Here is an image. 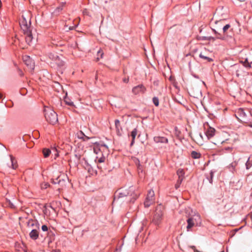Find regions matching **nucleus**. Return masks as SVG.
Instances as JSON below:
<instances>
[{"label":"nucleus","instance_id":"5","mask_svg":"<svg viewBox=\"0 0 252 252\" xmlns=\"http://www.w3.org/2000/svg\"><path fill=\"white\" fill-rule=\"evenodd\" d=\"M238 118L242 122L246 123L248 121V117L249 116H251L250 111L248 109H244L243 108H239L236 114Z\"/></svg>","mask_w":252,"mask_h":252},{"label":"nucleus","instance_id":"12","mask_svg":"<svg viewBox=\"0 0 252 252\" xmlns=\"http://www.w3.org/2000/svg\"><path fill=\"white\" fill-rule=\"evenodd\" d=\"M146 90V88L143 85L141 84L133 87L132 90V92L134 94H137L140 93L144 94Z\"/></svg>","mask_w":252,"mask_h":252},{"label":"nucleus","instance_id":"18","mask_svg":"<svg viewBox=\"0 0 252 252\" xmlns=\"http://www.w3.org/2000/svg\"><path fill=\"white\" fill-rule=\"evenodd\" d=\"M154 141L156 143H167L168 142V140L167 138L161 136L154 137Z\"/></svg>","mask_w":252,"mask_h":252},{"label":"nucleus","instance_id":"50","mask_svg":"<svg viewBox=\"0 0 252 252\" xmlns=\"http://www.w3.org/2000/svg\"><path fill=\"white\" fill-rule=\"evenodd\" d=\"M191 248L194 251H195V250H196V248H195V247L194 246H192L191 247Z\"/></svg>","mask_w":252,"mask_h":252},{"label":"nucleus","instance_id":"9","mask_svg":"<svg viewBox=\"0 0 252 252\" xmlns=\"http://www.w3.org/2000/svg\"><path fill=\"white\" fill-rule=\"evenodd\" d=\"M69 3V2L66 0H62V1L60 2V4L55 9L54 11V13L56 14H59L61 13L62 10L66 7L67 4Z\"/></svg>","mask_w":252,"mask_h":252},{"label":"nucleus","instance_id":"52","mask_svg":"<svg viewBox=\"0 0 252 252\" xmlns=\"http://www.w3.org/2000/svg\"><path fill=\"white\" fill-rule=\"evenodd\" d=\"M51 252H60V251L59 250H53Z\"/></svg>","mask_w":252,"mask_h":252},{"label":"nucleus","instance_id":"53","mask_svg":"<svg viewBox=\"0 0 252 252\" xmlns=\"http://www.w3.org/2000/svg\"><path fill=\"white\" fill-rule=\"evenodd\" d=\"M194 252H200V251H199L198 250H196V249L195 250V251H194Z\"/></svg>","mask_w":252,"mask_h":252},{"label":"nucleus","instance_id":"32","mask_svg":"<svg viewBox=\"0 0 252 252\" xmlns=\"http://www.w3.org/2000/svg\"><path fill=\"white\" fill-rule=\"evenodd\" d=\"M103 55V53L102 51L100 49L99 50L97 53V60L98 61L100 58H102Z\"/></svg>","mask_w":252,"mask_h":252},{"label":"nucleus","instance_id":"14","mask_svg":"<svg viewBox=\"0 0 252 252\" xmlns=\"http://www.w3.org/2000/svg\"><path fill=\"white\" fill-rule=\"evenodd\" d=\"M37 228H33L29 233L30 238L32 240H36L39 237V232Z\"/></svg>","mask_w":252,"mask_h":252},{"label":"nucleus","instance_id":"36","mask_svg":"<svg viewBox=\"0 0 252 252\" xmlns=\"http://www.w3.org/2000/svg\"><path fill=\"white\" fill-rule=\"evenodd\" d=\"M49 187H50V185L48 183H44V184H42L41 185V188L43 189H46L48 188Z\"/></svg>","mask_w":252,"mask_h":252},{"label":"nucleus","instance_id":"37","mask_svg":"<svg viewBox=\"0 0 252 252\" xmlns=\"http://www.w3.org/2000/svg\"><path fill=\"white\" fill-rule=\"evenodd\" d=\"M232 147H224L223 149L226 152H231L232 150Z\"/></svg>","mask_w":252,"mask_h":252},{"label":"nucleus","instance_id":"41","mask_svg":"<svg viewBox=\"0 0 252 252\" xmlns=\"http://www.w3.org/2000/svg\"><path fill=\"white\" fill-rule=\"evenodd\" d=\"M41 229L43 231H48V226L46 225H43L41 226Z\"/></svg>","mask_w":252,"mask_h":252},{"label":"nucleus","instance_id":"45","mask_svg":"<svg viewBox=\"0 0 252 252\" xmlns=\"http://www.w3.org/2000/svg\"><path fill=\"white\" fill-rule=\"evenodd\" d=\"M54 150L55 151V158H56V157H58L59 156V154L57 152L56 149H55Z\"/></svg>","mask_w":252,"mask_h":252},{"label":"nucleus","instance_id":"3","mask_svg":"<svg viewBox=\"0 0 252 252\" xmlns=\"http://www.w3.org/2000/svg\"><path fill=\"white\" fill-rule=\"evenodd\" d=\"M44 115L46 121L51 124L54 125L58 121V115L53 110H45Z\"/></svg>","mask_w":252,"mask_h":252},{"label":"nucleus","instance_id":"48","mask_svg":"<svg viewBox=\"0 0 252 252\" xmlns=\"http://www.w3.org/2000/svg\"><path fill=\"white\" fill-rule=\"evenodd\" d=\"M65 102H66V103L69 106H72L73 105V102H67L66 101H65Z\"/></svg>","mask_w":252,"mask_h":252},{"label":"nucleus","instance_id":"25","mask_svg":"<svg viewBox=\"0 0 252 252\" xmlns=\"http://www.w3.org/2000/svg\"><path fill=\"white\" fill-rule=\"evenodd\" d=\"M190 156L194 159H198L201 157V154L196 151H193L191 152Z\"/></svg>","mask_w":252,"mask_h":252},{"label":"nucleus","instance_id":"33","mask_svg":"<svg viewBox=\"0 0 252 252\" xmlns=\"http://www.w3.org/2000/svg\"><path fill=\"white\" fill-rule=\"evenodd\" d=\"M153 102L156 106L159 105V100L158 97L155 96L153 98Z\"/></svg>","mask_w":252,"mask_h":252},{"label":"nucleus","instance_id":"54","mask_svg":"<svg viewBox=\"0 0 252 252\" xmlns=\"http://www.w3.org/2000/svg\"><path fill=\"white\" fill-rule=\"evenodd\" d=\"M224 142H225V141H222L220 142V143H221V144H223V143H224Z\"/></svg>","mask_w":252,"mask_h":252},{"label":"nucleus","instance_id":"2","mask_svg":"<svg viewBox=\"0 0 252 252\" xmlns=\"http://www.w3.org/2000/svg\"><path fill=\"white\" fill-rule=\"evenodd\" d=\"M163 214L162 206L161 205L158 206L154 213L152 222L156 225H158L161 222Z\"/></svg>","mask_w":252,"mask_h":252},{"label":"nucleus","instance_id":"26","mask_svg":"<svg viewBox=\"0 0 252 252\" xmlns=\"http://www.w3.org/2000/svg\"><path fill=\"white\" fill-rule=\"evenodd\" d=\"M10 160L11 162V167L12 169H15L17 167V163L15 158L11 155L10 156Z\"/></svg>","mask_w":252,"mask_h":252},{"label":"nucleus","instance_id":"56","mask_svg":"<svg viewBox=\"0 0 252 252\" xmlns=\"http://www.w3.org/2000/svg\"><path fill=\"white\" fill-rule=\"evenodd\" d=\"M81 133L83 134V135H84V133H83V132L81 131Z\"/></svg>","mask_w":252,"mask_h":252},{"label":"nucleus","instance_id":"28","mask_svg":"<svg viewBox=\"0 0 252 252\" xmlns=\"http://www.w3.org/2000/svg\"><path fill=\"white\" fill-rule=\"evenodd\" d=\"M214 172H215V171L211 170L210 172L209 175L206 176V178L207 179V180L209 181V182L211 184H212V183H213V178L214 177Z\"/></svg>","mask_w":252,"mask_h":252},{"label":"nucleus","instance_id":"21","mask_svg":"<svg viewBox=\"0 0 252 252\" xmlns=\"http://www.w3.org/2000/svg\"><path fill=\"white\" fill-rule=\"evenodd\" d=\"M138 130L136 128H134L131 132L130 136L132 137V140L130 143V146H132L134 143L135 138L137 134Z\"/></svg>","mask_w":252,"mask_h":252},{"label":"nucleus","instance_id":"58","mask_svg":"<svg viewBox=\"0 0 252 252\" xmlns=\"http://www.w3.org/2000/svg\"><path fill=\"white\" fill-rule=\"evenodd\" d=\"M0 95H1V94H0Z\"/></svg>","mask_w":252,"mask_h":252},{"label":"nucleus","instance_id":"15","mask_svg":"<svg viewBox=\"0 0 252 252\" xmlns=\"http://www.w3.org/2000/svg\"><path fill=\"white\" fill-rule=\"evenodd\" d=\"M24 33L25 35L26 42L28 44H30V43H31V42L33 39L32 34V30L24 32Z\"/></svg>","mask_w":252,"mask_h":252},{"label":"nucleus","instance_id":"1","mask_svg":"<svg viewBox=\"0 0 252 252\" xmlns=\"http://www.w3.org/2000/svg\"><path fill=\"white\" fill-rule=\"evenodd\" d=\"M138 194L136 193L132 187L128 189L121 188L116 191L113 203L124 201L133 203L138 198Z\"/></svg>","mask_w":252,"mask_h":252},{"label":"nucleus","instance_id":"27","mask_svg":"<svg viewBox=\"0 0 252 252\" xmlns=\"http://www.w3.org/2000/svg\"><path fill=\"white\" fill-rule=\"evenodd\" d=\"M42 153L45 158L48 157L51 154V150L49 149L44 148L42 150Z\"/></svg>","mask_w":252,"mask_h":252},{"label":"nucleus","instance_id":"23","mask_svg":"<svg viewBox=\"0 0 252 252\" xmlns=\"http://www.w3.org/2000/svg\"><path fill=\"white\" fill-rule=\"evenodd\" d=\"M56 61H55V63L59 67H62L64 65V62L60 59L59 56H56Z\"/></svg>","mask_w":252,"mask_h":252},{"label":"nucleus","instance_id":"38","mask_svg":"<svg viewBox=\"0 0 252 252\" xmlns=\"http://www.w3.org/2000/svg\"><path fill=\"white\" fill-rule=\"evenodd\" d=\"M7 202L8 203L9 206L10 207V208L14 209L15 208V205L10 201L9 199H6Z\"/></svg>","mask_w":252,"mask_h":252},{"label":"nucleus","instance_id":"8","mask_svg":"<svg viewBox=\"0 0 252 252\" xmlns=\"http://www.w3.org/2000/svg\"><path fill=\"white\" fill-rule=\"evenodd\" d=\"M23 60L25 64L31 70H33L34 68V63L32 59L29 56L25 55L23 57Z\"/></svg>","mask_w":252,"mask_h":252},{"label":"nucleus","instance_id":"24","mask_svg":"<svg viewBox=\"0 0 252 252\" xmlns=\"http://www.w3.org/2000/svg\"><path fill=\"white\" fill-rule=\"evenodd\" d=\"M252 166V156H251L248 159L246 163V168L247 170L249 169Z\"/></svg>","mask_w":252,"mask_h":252},{"label":"nucleus","instance_id":"4","mask_svg":"<svg viewBox=\"0 0 252 252\" xmlns=\"http://www.w3.org/2000/svg\"><path fill=\"white\" fill-rule=\"evenodd\" d=\"M32 17H21L19 19V24L24 32L32 30Z\"/></svg>","mask_w":252,"mask_h":252},{"label":"nucleus","instance_id":"57","mask_svg":"<svg viewBox=\"0 0 252 252\" xmlns=\"http://www.w3.org/2000/svg\"><path fill=\"white\" fill-rule=\"evenodd\" d=\"M1 97V95H0V98Z\"/></svg>","mask_w":252,"mask_h":252},{"label":"nucleus","instance_id":"49","mask_svg":"<svg viewBox=\"0 0 252 252\" xmlns=\"http://www.w3.org/2000/svg\"><path fill=\"white\" fill-rule=\"evenodd\" d=\"M105 147L107 150L108 149V146L105 144H101L100 147Z\"/></svg>","mask_w":252,"mask_h":252},{"label":"nucleus","instance_id":"42","mask_svg":"<svg viewBox=\"0 0 252 252\" xmlns=\"http://www.w3.org/2000/svg\"><path fill=\"white\" fill-rule=\"evenodd\" d=\"M207 39L210 41H215L216 39V37L209 36L207 37Z\"/></svg>","mask_w":252,"mask_h":252},{"label":"nucleus","instance_id":"29","mask_svg":"<svg viewBox=\"0 0 252 252\" xmlns=\"http://www.w3.org/2000/svg\"><path fill=\"white\" fill-rule=\"evenodd\" d=\"M237 163L236 161H234L232 163H231L229 166V168L230 169V170L231 171H232V172H234L235 171V167L237 165Z\"/></svg>","mask_w":252,"mask_h":252},{"label":"nucleus","instance_id":"44","mask_svg":"<svg viewBox=\"0 0 252 252\" xmlns=\"http://www.w3.org/2000/svg\"><path fill=\"white\" fill-rule=\"evenodd\" d=\"M223 22H224V20H219V21H217V20H216V21H215V23L216 24H218V23H221H221H223Z\"/></svg>","mask_w":252,"mask_h":252},{"label":"nucleus","instance_id":"13","mask_svg":"<svg viewBox=\"0 0 252 252\" xmlns=\"http://www.w3.org/2000/svg\"><path fill=\"white\" fill-rule=\"evenodd\" d=\"M189 94L190 96L194 98H199L201 95V92L199 88H191Z\"/></svg>","mask_w":252,"mask_h":252},{"label":"nucleus","instance_id":"31","mask_svg":"<svg viewBox=\"0 0 252 252\" xmlns=\"http://www.w3.org/2000/svg\"><path fill=\"white\" fill-rule=\"evenodd\" d=\"M177 174L178 176V178H183L184 175V171L182 169H179L177 170Z\"/></svg>","mask_w":252,"mask_h":252},{"label":"nucleus","instance_id":"35","mask_svg":"<svg viewBox=\"0 0 252 252\" xmlns=\"http://www.w3.org/2000/svg\"><path fill=\"white\" fill-rule=\"evenodd\" d=\"M56 56H58L56 54H49V58L52 59V60L55 61H56Z\"/></svg>","mask_w":252,"mask_h":252},{"label":"nucleus","instance_id":"47","mask_svg":"<svg viewBox=\"0 0 252 252\" xmlns=\"http://www.w3.org/2000/svg\"><path fill=\"white\" fill-rule=\"evenodd\" d=\"M78 25V22H76V24L74 25V26L72 27H69V30H73V29H74L75 28H76Z\"/></svg>","mask_w":252,"mask_h":252},{"label":"nucleus","instance_id":"43","mask_svg":"<svg viewBox=\"0 0 252 252\" xmlns=\"http://www.w3.org/2000/svg\"><path fill=\"white\" fill-rule=\"evenodd\" d=\"M123 81L124 83H127L129 81V78L128 77H125L123 79Z\"/></svg>","mask_w":252,"mask_h":252},{"label":"nucleus","instance_id":"11","mask_svg":"<svg viewBox=\"0 0 252 252\" xmlns=\"http://www.w3.org/2000/svg\"><path fill=\"white\" fill-rule=\"evenodd\" d=\"M51 183L53 184H58L61 187L65 185V180L62 178V176H59L56 178L51 179Z\"/></svg>","mask_w":252,"mask_h":252},{"label":"nucleus","instance_id":"22","mask_svg":"<svg viewBox=\"0 0 252 252\" xmlns=\"http://www.w3.org/2000/svg\"><path fill=\"white\" fill-rule=\"evenodd\" d=\"M187 221L188 223L187 229V231H189L190 228H192L193 226L196 225V223L189 218H188Z\"/></svg>","mask_w":252,"mask_h":252},{"label":"nucleus","instance_id":"20","mask_svg":"<svg viewBox=\"0 0 252 252\" xmlns=\"http://www.w3.org/2000/svg\"><path fill=\"white\" fill-rule=\"evenodd\" d=\"M189 218L196 223V226L200 225L201 223V220L200 216L199 215H194L193 216L189 217Z\"/></svg>","mask_w":252,"mask_h":252},{"label":"nucleus","instance_id":"46","mask_svg":"<svg viewBox=\"0 0 252 252\" xmlns=\"http://www.w3.org/2000/svg\"><path fill=\"white\" fill-rule=\"evenodd\" d=\"M18 71H19V74L21 76H23L24 75V73L23 72V71L19 69H18Z\"/></svg>","mask_w":252,"mask_h":252},{"label":"nucleus","instance_id":"19","mask_svg":"<svg viewBox=\"0 0 252 252\" xmlns=\"http://www.w3.org/2000/svg\"><path fill=\"white\" fill-rule=\"evenodd\" d=\"M199 57L200 58L206 60L207 62H212L213 61V60L208 57L206 53L204 52H201L199 55Z\"/></svg>","mask_w":252,"mask_h":252},{"label":"nucleus","instance_id":"7","mask_svg":"<svg viewBox=\"0 0 252 252\" xmlns=\"http://www.w3.org/2000/svg\"><path fill=\"white\" fill-rule=\"evenodd\" d=\"M247 57L244 61H241L240 63H243V65L248 68L251 67V64L252 63V51L249 52L248 54L246 55Z\"/></svg>","mask_w":252,"mask_h":252},{"label":"nucleus","instance_id":"30","mask_svg":"<svg viewBox=\"0 0 252 252\" xmlns=\"http://www.w3.org/2000/svg\"><path fill=\"white\" fill-rule=\"evenodd\" d=\"M183 180V178H178L177 182L175 185V187L176 189H178L180 187V185L181 184Z\"/></svg>","mask_w":252,"mask_h":252},{"label":"nucleus","instance_id":"17","mask_svg":"<svg viewBox=\"0 0 252 252\" xmlns=\"http://www.w3.org/2000/svg\"><path fill=\"white\" fill-rule=\"evenodd\" d=\"M215 131V128L209 126L206 130L205 134L207 138L210 139L214 136Z\"/></svg>","mask_w":252,"mask_h":252},{"label":"nucleus","instance_id":"40","mask_svg":"<svg viewBox=\"0 0 252 252\" xmlns=\"http://www.w3.org/2000/svg\"><path fill=\"white\" fill-rule=\"evenodd\" d=\"M105 160V158L104 156H102V157L99 158L97 160L98 162L99 163H102L104 162Z\"/></svg>","mask_w":252,"mask_h":252},{"label":"nucleus","instance_id":"10","mask_svg":"<svg viewBox=\"0 0 252 252\" xmlns=\"http://www.w3.org/2000/svg\"><path fill=\"white\" fill-rule=\"evenodd\" d=\"M27 225L28 228H34L39 229L40 224L38 221L35 220L29 219L27 222Z\"/></svg>","mask_w":252,"mask_h":252},{"label":"nucleus","instance_id":"6","mask_svg":"<svg viewBox=\"0 0 252 252\" xmlns=\"http://www.w3.org/2000/svg\"><path fill=\"white\" fill-rule=\"evenodd\" d=\"M155 200V193L153 190H149L144 204L145 207H149L153 204Z\"/></svg>","mask_w":252,"mask_h":252},{"label":"nucleus","instance_id":"55","mask_svg":"<svg viewBox=\"0 0 252 252\" xmlns=\"http://www.w3.org/2000/svg\"><path fill=\"white\" fill-rule=\"evenodd\" d=\"M250 126L251 127H252V124H250Z\"/></svg>","mask_w":252,"mask_h":252},{"label":"nucleus","instance_id":"39","mask_svg":"<svg viewBox=\"0 0 252 252\" xmlns=\"http://www.w3.org/2000/svg\"><path fill=\"white\" fill-rule=\"evenodd\" d=\"M230 26L229 24H226L222 28L223 32L225 33L226 31L230 28Z\"/></svg>","mask_w":252,"mask_h":252},{"label":"nucleus","instance_id":"51","mask_svg":"<svg viewBox=\"0 0 252 252\" xmlns=\"http://www.w3.org/2000/svg\"><path fill=\"white\" fill-rule=\"evenodd\" d=\"M213 31L215 33V34L216 35L218 32L214 29H213Z\"/></svg>","mask_w":252,"mask_h":252},{"label":"nucleus","instance_id":"34","mask_svg":"<svg viewBox=\"0 0 252 252\" xmlns=\"http://www.w3.org/2000/svg\"><path fill=\"white\" fill-rule=\"evenodd\" d=\"M216 39H221V40L225 39L224 36L221 35L220 33L219 32L216 35Z\"/></svg>","mask_w":252,"mask_h":252},{"label":"nucleus","instance_id":"16","mask_svg":"<svg viewBox=\"0 0 252 252\" xmlns=\"http://www.w3.org/2000/svg\"><path fill=\"white\" fill-rule=\"evenodd\" d=\"M115 125L117 135L119 136H122L123 128L121 126L120 122L119 120H116L115 121Z\"/></svg>","mask_w":252,"mask_h":252}]
</instances>
